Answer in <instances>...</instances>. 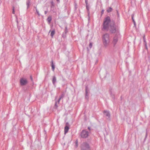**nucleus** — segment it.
Segmentation results:
<instances>
[{
	"label": "nucleus",
	"instance_id": "obj_30",
	"mask_svg": "<svg viewBox=\"0 0 150 150\" xmlns=\"http://www.w3.org/2000/svg\"><path fill=\"white\" fill-rule=\"evenodd\" d=\"M88 129L89 130H90V127H88Z\"/></svg>",
	"mask_w": 150,
	"mask_h": 150
},
{
	"label": "nucleus",
	"instance_id": "obj_21",
	"mask_svg": "<svg viewBox=\"0 0 150 150\" xmlns=\"http://www.w3.org/2000/svg\"><path fill=\"white\" fill-rule=\"evenodd\" d=\"M92 46V44L91 43H90L89 45V47L90 48H91Z\"/></svg>",
	"mask_w": 150,
	"mask_h": 150
},
{
	"label": "nucleus",
	"instance_id": "obj_10",
	"mask_svg": "<svg viewBox=\"0 0 150 150\" xmlns=\"http://www.w3.org/2000/svg\"><path fill=\"white\" fill-rule=\"evenodd\" d=\"M52 82L53 84L55 85V83L56 82V78L55 76H54L53 77Z\"/></svg>",
	"mask_w": 150,
	"mask_h": 150
},
{
	"label": "nucleus",
	"instance_id": "obj_18",
	"mask_svg": "<svg viewBox=\"0 0 150 150\" xmlns=\"http://www.w3.org/2000/svg\"><path fill=\"white\" fill-rule=\"evenodd\" d=\"M35 9H36V12L37 14H38V15L39 16H40V13L39 11H38V9H37L36 7H35Z\"/></svg>",
	"mask_w": 150,
	"mask_h": 150
},
{
	"label": "nucleus",
	"instance_id": "obj_1",
	"mask_svg": "<svg viewBox=\"0 0 150 150\" xmlns=\"http://www.w3.org/2000/svg\"><path fill=\"white\" fill-rule=\"evenodd\" d=\"M103 30L108 31L109 30L111 33L118 32V28L115 25L113 21H110L109 17H107L105 19L103 24Z\"/></svg>",
	"mask_w": 150,
	"mask_h": 150
},
{
	"label": "nucleus",
	"instance_id": "obj_26",
	"mask_svg": "<svg viewBox=\"0 0 150 150\" xmlns=\"http://www.w3.org/2000/svg\"><path fill=\"white\" fill-rule=\"evenodd\" d=\"M133 22L134 23V25L135 26L136 25V23L134 20H133Z\"/></svg>",
	"mask_w": 150,
	"mask_h": 150
},
{
	"label": "nucleus",
	"instance_id": "obj_5",
	"mask_svg": "<svg viewBox=\"0 0 150 150\" xmlns=\"http://www.w3.org/2000/svg\"><path fill=\"white\" fill-rule=\"evenodd\" d=\"M28 83V81L26 79L23 78L21 79L20 80V83L21 86L26 85Z\"/></svg>",
	"mask_w": 150,
	"mask_h": 150
},
{
	"label": "nucleus",
	"instance_id": "obj_19",
	"mask_svg": "<svg viewBox=\"0 0 150 150\" xmlns=\"http://www.w3.org/2000/svg\"><path fill=\"white\" fill-rule=\"evenodd\" d=\"M78 141L77 140H76V142H75V147L76 148H77L78 146Z\"/></svg>",
	"mask_w": 150,
	"mask_h": 150
},
{
	"label": "nucleus",
	"instance_id": "obj_31",
	"mask_svg": "<svg viewBox=\"0 0 150 150\" xmlns=\"http://www.w3.org/2000/svg\"><path fill=\"white\" fill-rule=\"evenodd\" d=\"M57 1L58 2H59V0H57Z\"/></svg>",
	"mask_w": 150,
	"mask_h": 150
},
{
	"label": "nucleus",
	"instance_id": "obj_17",
	"mask_svg": "<svg viewBox=\"0 0 150 150\" xmlns=\"http://www.w3.org/2000/svg\"><path fill=\"white\" fill-rule=\"evenodd\" d=\"M86 8L87 9V11H88V14L89 15V7L88 6V5H86Z\"/></svg>",
	"mask_w": 150,
	"mask_h": 150
},
{
	"label": "nucleus",
	"instance_id": "obj_9",
	"mask_svg": "<svg viewBox=\"0 0 150 150\" xmlns=\"http://www.w3.org/2000/svg\"><path fill=\"white\" fill-rule=\"evenodd\" d=\"M104 115L106 116L107 117V119H109L110 117V114L109 112L108 111H104Z\"/></svg>",
	"mask_w": 150,
	"mask_h": 150
},
{
	"label": "nucleus",
	"instance_id": "obj_7",
	"mask_svg": "<svg viewBox=\"0 0 150 150\" xmlns=\"http://www.w3.org/2000/svg\"><path fill=\"white\" fill-rule=\"evenodd\" d=\"M118 41V37L117 36H115L113 39L112 43L115 46L117 42Z\"/></svg>",
	"mask_w": 150,
	"mask_h": 150
},
{
	"label": "nucleus",
	"instance_id": "obj_4",
	"mask_svg": "<svg viewBox=\"0 0 150 150\" xmlns=\"http://www.w3.org/2000/svg\"><path fill=\"white\" fill-rule=\"evenodd\" d=\"M88 136V132L84 130H83L81 134V136L82 138H86Z\"/></svg>",
	"mask_w": 150,
	"mask_h": 150
},
{
	"label": "nucleus",
	"instance_id": "obj_3",
	"mask_svg": "<svg viewBox=\"0 0 150 150\" xmlns=\"http://www.w3.org/2000/svg\"><path fill=\"white\" fill-rule=\"evenodd\" d=\"M81 148L82 150H90L89 145L86 143H84L82 144Z\"/></svg>",
	"mask_w": 150,
	"mask_h": 150
},
{
	"label": "nucleus",
	"instance_id": "obj_8",
	"mask_svg": "<svg viewBox=\"0 0 150 150\" xmlns=\"http://www.w3.org/2000/svg\"><path fill=\"white\" fill-rule=\"evenodd\" d=\"M89 90L87 86H86V95L85 98L87 99H88V93H89Z\"/></svg>",
	"mask_w": 150,
	"mask_h": 150
},
{
	"label": "nucleus",
	"instance_id": "obj_14",
	"mask_svg": "<svg viewBox=\"0 0 150 150\" xmlns=\"http://www.w3.org/2000/svg\"><path fill=\"white\" fill-rule=\"evenodd\" d=\"M55 31L54 30H53L51 33L50 35L51 37L52 38H53V36L55 34Z\"/></svg>",
	"mask_w": 150,
	"mask_h": 150
},
{
	"label": "nucleus",
	"instance_id": "obj_13",
	"mask_svg": "<svg viewBox=\"0 0 150 150\" xmlns=\"http://www.w3.org/2000/svg\"><path fill=\"white\" fill-rule=\"evenodd\" d=\"M30 0H28L26 2V4L27 5V8H28L29 7L30 5Z\"/></svg>",
	"mask_w": 150,
	"mask_h": 150
},
{
	"label": "nucleus",
	"instance_id": "obj_15",
	"mask_svg": "<svg viewBox=\"0 0 150 150\" xmlns=\"http://www.w3.org/2000/svg\"><path fill=\"white\" fill-rule=\"evenodd\" d=\"M54 66L53 64V62L52 61V70L53 71H54Z\"/></svg>",
	"mask_w": 150,
	"mask_h": 150
},
{
	"label": "nucleus",
	"instance_id": "obj_20",
	"mask_svg": "<svg viewBox=\"0 0 150 150\" xmlns=\"http://www.w3.org/2000/svg\"><path fill=\"white\" fill-rule=\"evenodd\" d=\"M12 10V13L13 14H15L14 8V7H13Z\"/></svg>",
	"mask_w": 150,
	"mask_h": 150
},
{
	"label": "nucleus",
	"instance_id": "obj_12",
	"mask_svg": "<svg viewBox=\"0 0 150 150\" xmlns=\"http://www.w3.org/2000/svg\"><path fill=\"white\" fill-rule=\"evenodd\" d=\"M52 20V18L51 16H49L47 19V21H48L49 23H50Z\"/></svg>",
	"mask_w": 150,
	"mask_h": 150
},
{
	"label": "nucleus",
	"instance_id": "obj_23",
	"mask_svg": "<svg viewBox=\"0 0 150 150\" xmlns=\"http://www.w3.org/2000/svg\"><path fill=\"white\" fill-rule=\"evenodd\" d=\"M104 10H103L101 12V15H102L104 13Z\"/></svg>",
	"mask_w": 150,
	"mask_h": 150
},
{
	"label": "nucleus",
	"instance_id": "obj_29",
	"mask_svg": "<svg viewBox=\"0 0 150 150\" xmlns=\"http://www.w3.org/2000/svg\"><path fill=\"white\" fill-rule=\"evenodd\" d=\"M47 11H45V14H47Z\"/></svg>",
	"mask_w": 150,
	"mask_h": 150
},
{
	"label": "nucleus",
	"instance_id": "obj_25",
	"mask_svg": "<svg viewBox=\"0 0 150 150\" xmlns=\"http://www.w3.org/2000/svg\"><path fill=\"white\" fill-rule=\"evenodd\" d=\"M144 41L145 42V46H146V49H147V46H146V42H145V41L144 40Z\"/></svg>",
	"mask_w": 150,
	"mask_h": 150
},
{
	"label": "nucleus",
	"instance_id": "obj_6",
	"mask_svg": "<svg viewBox=\"0 0 150 150\" xmlns=\"http://www.w3.org/2000/svg\"><path fill=\"white\" fill-rule=\"evenodd\" d=\"M64 96V93H62L61 94V96H60L59 98V99L57 101H56L55 106L56 107H57L58 106L57 105V103L59 104V101L60 100L63 98Z\"/></svg>",
	"mask_w": 150,
	"mask_h": 150
},
{
	"label": "nucleus",
	"instance_id": "obj_11",
	"mask_svg": "<svg viewBox=\"0 0 150 150\" xmlns=\"http://www.w3.org/2000/svg\"><path fill=\"white\" fill-rule=\"evenodd\" d=\"M69 129V127L67 126H66L64 128V134H66L68 132Z\"/></svg>",
	"mask_w": 150,
	"mask_h": 150
},
{
	"label": "nucleus",
	"instance_id": "obj_27",
	"mask_svg": "<svg viewBox=\"0 0 150 150\" xmlns=\"http://www.w3.org/2000/svg\"><path fill=\"white\" fill-rule=\"evenodd\" d=\"M30 78L32 81H33V79L32 76H30Z\"/></svg>",
	"mask_w": 150,
	"mask_h": 150
},
{
	"label": "nucleus",
	"instance_id": "obj_24",
	"mask_svg": "<svg viewBox=\"0 0 150 150\" xmlns=\"http://www.w3.org/2000/svg\"><path fill=\"white\" fill-rule=\"evenodd\" d=\"M134 15L133 14L132 15V19L133 21V20H134Z\"/></svg>",
	"mask_w": 150,
	"mask_h": 150
},
{
	"label": "nucleus",
	"instance_id": "obj_2",
	"mask_svg": "<svg viewBox=\"0 0 150 150\" xmlns=\"http://www.w3.org/2000/svg\"><path fill=\"white\" fill-rule=\"evenodd\" d=\"M102 40L104 45L107 47L110 42L109 35L107 33L104 34L102 36Z\"/></svg>",
	"mask_w": 150,
	"mask_h": 150
},
{
	"label": "nucleus",
	"instance_id": "obj_33",
	"mask_svg": "<svg viewBox=\"0 0 150 150\" xmlns=\"http://www.w3.org/2000/svg\"><path fill=\"white\" fill-rule=\"evenodd\" d=\"M56 98H57V97H56V98H55V100H56Z\"/></svg>",
	"mask_w": 150,
	"mask_h": 150
},
{
	"label": "nucleus",
	"instance_id": "obj_32",
	"mask_svg": "<svg viewBox=\"0 0 150 150\" xmlns=\"http://www.w3.org/2000/svg\"><path fill=\"white\" fill-rule=\"evenodd\" d=\"M67 124H68V123H66V124L67 125Z\"/></svg>",
	"mask_w": 150,
	"mask_h": 150
},
{
	"label": "nucleus",
	"instance_id": "obj_16",
	"mask_svg": "<svg viewBox=\"0 0 150 150\" xmlns=\"http://www.w3.org/2000/svg\"><path fill=\"white\" fill-rule=\"evenodd\" d=\"M112 8L110 7L108 9V10H107V11L109 13L110 12H111L112 11Z\"/></svg>",
	"mask_w": 150,
	"mask_h": 150
},
{
	"label": "nucleus",
	"instance_id": "obj_22",
	"mask_svg": "<svg viewBox=\"0 0 150 150\" xmlns=\"http://www.w3.org/2000/svg\"><path fill=\"white\" fill-rule=\"evenodd\" d=\"M117 11V17H118V18H119V16H120L119 14L118 13V11Z\"/></svg>",
	"mask_w": 150,
	"mask_h": 150
},
{
	"label": "nucleus",
	"instance_id": "obj_28",
	"mask_svg": "<svg viewBox=\"0 0 150 150\" xmlns=\"http://www.w3.org/2000/svg\"><path fill=\"white\" fill-rule=\"evenodd\" d=\"M85 3H86V5H88L87 0H85Z\"/></svg>",
	"mask_w": 150,
	"mask_h": 150
}]
</instances>
